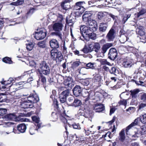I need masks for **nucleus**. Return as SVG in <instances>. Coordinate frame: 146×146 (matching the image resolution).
<instances>
[{
  "mask_svg": "<svg viewBox=\"0 0 146 146\" xmlns=\"http://www.w3.org/2000/svg\"><path fill=\"white\" fill-rule=\"evenodd\" d=\"M58 52L55 50H52L51 51V55L52 58L56 60V57L57 56Z\"/></svg>",
  "mask_w": 146,
  "mask_h": 146,
  "instance_id": "nucleus-40",
  "label": "nucleus"
},
{
  "mask_svg": "<svg viewBox=\"0 0 146 146\" xmlns=\"http://www.w3.org/2000/svg\"><path fill=\"white\" fill-rule=\"evenodd\" d=\"M138 73H140L141 77H143L144 78H145L146 75V72L142 70L139 71Z\"/></svg>",
  "mask_w": 146,
  "mask_h": 146,
  "instance_id": "nucleus-57",
  "label": "nucleus"
},
{
  "mask_svg": "<svg viewBox=\"0 0 146 146\" xmlns=\"http://www.w3.org/2000/svg\"><path fill=\"white\" fill-rule=\"evenodd\" d=\"M57 54V56H56V57L55 60L58 62H60L62 60L63 58V55L61 52L60 51L58 52Z\"/></svg>",
  "mask_w": 146,
  "mask_h": 146,
  "instance_id": "nucleus-31",
  "label": "nucleus"
},
{
  "mask_svg": "<svg viewBox=\"0 0 146 146\" xmlns=\"http://www.w3.org/2000/svg\"><path fill=\"white\" fill-rule=\"evenodd\" d=\"M139 99L143 103H146V93L142 92L139 94Z\"/></svg>",
  "mask_w": 146,
  "mask_h": 146,
  "instance_id": "nucleus-24",
  "label": "nucleus"
},
{
  "mask_svg": "<svg viewBox=\"0 0 146 146\" xmlns=\"http://www.w3.org/2000/svg\"><path fill=\"white\" fill-rule=\"evenodd\" d=\"M140 121L144 124L146 123V114L140 115Z\"/></svg>",
  "mask_w": 146,
  "mask_h": 146,
  "instance_id": "nucleus-39",
  "label": "nucleus"
},
{
  "mask_svg": "<svg viewBox=\"0 0 146 146\" xmlns=\"http://www.w3.org/2000/svg\"><path fill=\"white\" fill-rule=\"evenodd\" d=\"M101 64L103 65H107L109 66L111 65L110 62L107 61V60L105 59H101L100 60Z\"/></svg>",
  "mask_w": 146,
  "mask_h": 146,
  "instance_id": "nucleus-37",
  "label": "nucleus"
},
{
  "mask_svg": "<svg viewBox=\"0 0 146 146\" xmlns=\"http://www.w3.org/2000/svg\"><path fill=\"white\" fill-rule=\"evenodd\" d=\"M41 72L39 73L38 75L39 80L40 79L41 81L43 83H44L46 82V78L45 77L43 76Z\"/></svg>",
  "mask_w": 146,
  "mask_h": 146,
  "instance_id": "nucleus-46",
  "label": "nucleus"
},
{
  "mask_svg": "<svg viewBox=\"0 0 146 146\" xmlns=\"http://www.w3.org/2000/svg\"><path fill=\"white\" fill-rule=\"evenodd\" d=\"M37 44L38 46L41 48H44L46 46L45 42L44 41L39 42Z\"/></svg>",
  "mask_w": 146,
  "mask_h": 146,
  "instance_id": "nucleus-49",
  "label": "nucleus"
},
{
  "mask_svg": "<svg viewBox=\"0 0 146 146\" xmlns=\"http://www.w3.org/2000/svg\"><path fill=\"white\" fill-rule=\"evenodd\" d=\"M131 16V14H128L126 15L124 17L122 20V22L123 24H125L126 22L127 21V19Z\"/></svg>",
  "mask_w": 146,
  "mask_h": 146,
  "instance_id": "nucleus-48",
  "label": "nucleus"
},
{
  "mask_svg": "<svg viewBox=\"0 0 146 146\" xmlns=\"http://www.w3.org/2000/svg\"><path fill=\"white\" fill-rule=\"evenodd\" d=\"M106 12H100L96 14V16L100 20L104 17H105L106 15Z\"/></svg>",
  "mask_w": 146,
  "mask_h": 146,
  "instance_id": "nucleus-35",
  "label": "nucleus"
},
{
  "mask_svg": "<svg viewBox=\"0 0 146 146\" xmlns=\"http://www.w3.org/2000/svg\"><path fill=\"white\" fill-rule=\"evenodd\" d=\"M139 92V90L137 88L131 90L129 92L130 93V95L132 98L133 99H137L138 96V94Z\"/></svg>",
  "mask_w": 146,
  "mask_h": 146,
  "instance_id": "nucleus-18",
  "label": "nucleus"
},
{
  "mask_svg": "<svg viewBox=\"0 0 146 146\" xmlns=\"http://www.w3.org/2000/svg\"><path fill=\"white\" fill-rule=\"evenodd\" d=\"M93 78H92V80L93 82L96 84H97L98 85L97 87L100 86H101V84L102 79V76H101L98 73L93 74Z\"/></svg>",
  "mask_w": 146,
  "mask_h": 146,
  "instance_id": "nucleus-8",
  "label": "nucleus"
},
{
  "mask_svg": "<svg viewBox=\"0 0 146 146\" xmlns=\"http://www.w3.org/2000/svg\"><path fill=\"white\" fill-rule=\"evenodd\" d=\"M133 127V126L131 124L126 127L125 130L124 128L121 130L119 134V139L120 141L123 142L125 139V131L126 134L127 135L128 134V130Z\"/></svg>",
  "mask_w": 146,
  "mask_h": 146,
  "instance_id": "nucleus-4",
  "label": "nucleus"
},
{
  "mask_svg": "<svg viewBox=\"0 0 146 146\" xmlns=\"http://www.w3.org/2000/svg\"><path fill=\"white\" fill-rule=\"evenodd\" d=\"M88 96L85 99L84 104L88 107H89L90 106V93H89L88 92Z\"/></svg>",
  "mask_w": 146,
  "mask_h": 146,
  "instance_id": "nucleus-34",
  "label": "nucleus"
},
{
  "mask_svg": "<svg viewBox=\"0 0 146 146\" xmlns=\"http://www.w3.org/2000/svg\"><path fill=\"white\" fill-rule=\"evenodd\" d=\"M34 43L32 42H30L27 44L26 48L29 51H31L32 50L34 46Z\"/></svg>",
  "mask_w": 146,
  "mask_h": 146,
  "instance_id": "nucleus-36",
  "label": "nucleus"
},
{
  "mask_svg": "<svg viewBox=\"0 0 146 146\" xmlns=\"http://www.w3.org/2000/svg\"><path fill=\"white\" fill-rule=\"evenodd\" d=\"M91 44H89L88 45H86L84 48L80 51L83 52L84 53H87L91 52Z\"/></svg>",
  "mask_w": 146,
  "mask_h": 146,
  "instance_id": "nucleus-23",
  "label": "nucleus"
},
{
  "mask_svg": "<svg viewBox=\"0 0 146 146\" xmlns=\"http://www.w3.org/2000/svg\"><path fill=\"white\" fill-rule=\"evenodd\" d=\"M144 78V77L143 78V77H141L139 78V81L138 82L134 79L131 80L133 82H135L137 85H140L143 83V82L141 80H143Z\"/></svg>",
  "mask_w": 146,
  "mask_h": 146,
  "instance_id": "nucleus-33",
  "label": "nucleus"
},
{
  "mask_svg": "<svg viewBox=\"0 0 146 146\" xmlns=\"http://www.w3.org/2000/svg\"><path fill=\"white\" fill-rule=\"evenodd\" d=\"M61 7L64 10H67L70 8V5L69 3H65V1L63 2L61 4Z\"/></svg>",
  "mask_w": 146,
  "mask_h": 146,
  "instance_id": "nucleus-30",
  "label": "nucleus"
},
{
  "mask_svg": "<svg viewBox=\"0 0 146 146\" xmlns=\"http://www.w3.org/2000/svg\"><path fill=\"white\" fill-rule=\"evenodd\" d=\"M52 120L53 121H55L58 118V116L56 113L54 112H52Z\"/></svg>",
  "mask_w": 146,
  "mask_h": 146,
  "instance_id": "nucleus-53",
  "label": "nucleus"
},
{
  "mask_svg": "<svg viewBox=\"0 0 146 146\" xmlns=\"http://www.w3.org/2000/svg\"><path fill=\"white\" fill-rule=\"evenodd\" d=\"M64 84L66 88H71L73 85L72 78L70 77L68 78L65 80Z\"/></svg>",
  "mask_w": 146,
  "mask_h": 146,
  "instance_id": "nucleus-19",
  "label": "nucleus"
},
{
  "mask_svg": "<svg viewBox=\"0 0 146 146\" xmlns=\"http://www.w3.org/2000/svg\"><path fill=\"white\" fill-rule=\"evenodd\" d=\"M38 71L39 73L45 75H48L50 72V68L48 64L45 61L41 62L40 64L39 69L38 70Z\"/></svg>",
  "mask_w": 146,
  "mask_h": 146,
  "instance_id": "nucleus-3",
  "label": "nucleus"
},
{
  "mask_svg": "<svg viewBox=\"0 0 146 146\" xmlns=\"http://www.w3.org/2000/svg\"><path fill=\"white\" fill-rule=\"evenodd\" d=\"M82 104V102L80 100L77 99H75L73 102L70 104V105L75 107L80 106Z\"/></svg>",
  "mask_w": 146,
  "mask_h": 146,
  "instance_id": "nucleus-26",
  "label": "nucleus"
},
{
  "mask_svg": "<svg viewBox=\"0 0 146 146\" xmlns=\"http://www.w3.org/2000/svg\"><path fill=\"white\" fill-rule=\"evenodd\" d=\"M74 129H80V127L78 124L76 123H74L72 125Z\"/></svg>",
  "mask_w": 146,
  "mask_h": 146,
  "instance_id": "nucleus-63",
  "label": "nucleus"
},
{
  "mask_svg": "<svg viewBox=\"0 0 146 146\" xmlns=\"http://www.w3.org/2000/svg\"><path fill=\"white\" fill-rule=\"evenodd\" d=\"M74 99V97H73L72 96L71 97H69L68 99V103L69 104H71L73 101Z\"/></svg>",
  "mask_w": 146,
  "mask_h": 146,
  "instance_id": "nucleus-62",
  "label": "nucleus"
},
{
  "mask_svg": "<svg viewBox=\"0 0 146 146\" xmlns=\"http://www.w3.org/2000/svg\"><path fill=\"white\" fill-rule=\"evenodd\" d=\"M91 13L90 11H86L83 15V20L86 22V26H82L80 27L81 33L87 41L91 38Z\"/></svg>",
  "mask_w": 146,
  "mask_h": 146,
  "instance_id": "nucleus-1",
  "label": "nucleus"
},
{
  "mask_svg": "<svg viewBox=\"0 0 146 146\" xmlns=\"http://www.w3.org/2000/svg\"><path fill=\"white\" fill-rule=\"evenodd\" d=\"M122 65L125 68L130 67L133 65V60L129 58L124 59Z\"/></svg>",
  "mask_w": 146,
  "mask_h": 146,
  "instance_id": "nucleus-15",
  "label": "nucleus"
},
{
  "mask_svg": "<svg viewBox=\"0 0 146 146\" xmlns=\"http://www.w3.org/2000/svg\"><path fill=\"white\" fill-rule=\"evenodd\" d=\"M38 130V129H37V127L35 129V127L34 126H32L30 128L29 132L31 135H32L35 133L36 130Z\"/></svg>",
  "mask_w": 146,
  "mask_h": 146,
  "instance_id": "nucleus-47",
  "label": "nucleus"
},
{
  "mask_svg": "<svg viewBox=\"0 0 146 146\" xmlns=\"http://www.w3.org/2000/svg\"><path fill=\"white\" fill-rule=\"evenodd\" d=\"M84 3H85V2L84 1H80L78 2H77L76 3V5H78V6H80L82 8V10L83 12L84 11V9L82 6L83 4Z\"/></svg>",
  "mask_w": 146,
  "mask_h": 146,
  "instance_id": "nucleus-51",
  "label": "nucleus"
},
{
  "mask_svg": "<svg viewBox=\"0 0 146 146\" xmlns=\"http://www.w3.org/2000/svg\"><path fill=\"white\" fill-rule=\"evenodd\" d=\"M79 82L84 86H88L90 83V82L88 80L84 79H80Z\"/></svg>",
  "mask_w": 146,
  "mask_h": 146,
  "instance_id": "nucleus-29",
  "label": "nucleus"
},
{
  "mask_svg": "<svg viewBox=\"0 0 146 146\" xmlns=\"http://www.w3.org/2000/svg\"><path fill=\"white\" fill-rule=\"evenodd\" d=\"M146 13V9L144 8L141 9L140 11L134 14L135 17L138 18L140 16Z\"/></svg>",
  "mask_w": 146,
  "mask_h": 146,
  "instance_id": "nucleus-27",
  "label": "nucleus"
},
{
  "mask_svg": "<svg viewBox=\"0 0 146 146\" xmlns=\"http://www.w3.org/2000/svg\"><path fill=\"white\" fill-rule=\"evenodd\" d=\"M28 100L31 102L33 105L34 103L38 102L39 100V98L36 93L31 94L30 96L27 97Z\"/></svg>",
  "mask_w": 146,
  "mask_h": 146,
  "instance_id": "nucleus-10",
  "label": "nucleus"
},
{
  "mask_svg": "<svg viewBox=\"0 0 146 146\" xmlns=\"http://www.w3.org/2000/svg\"><path fill=\"white\" fill-rule=\"evenodd\" d=\"M50 46L53 48H59V44L58 41L55 39H52L50 41Z\"/></svg>",
  "mask_w": 146,
  "mask_h": 146,
  "instance_id": "nucleus-21",
  "label": "nucleus"
},
{
  "mask_svg": "<svg viewBox=\"0 0 146 146\" xmlns=\"http://www.w3.org/2000/svg\"><path fill=\"white\" fill-rule=\"evenodd\" d=\"M140 121V117H137L134 120V121L132 122L131 124L133 126H135L137 125L139 123V121Z\"/></svg>",
  "mask_w": 146,
  "mask_h": 146,
  "instance_id": "nucleus-50",
  "label": "nucleus"
},
{
  "mask_svg": "<svg viewBox=\"0 0 146 146\" xmlns=\"http://www.w3.org/2000/svg\"><path fill=\"white\" fill-rule=\"evenodd\" d=\"M2 121V123H3V124L4 125L5 127H12L14 124V123L10 122H5Z\"/></svg>",
  "mask_w": 146,
  "mask_h": 146,
  "instance_id": "nucleus-38",
  "label": "nucleus"
},
{
  "mask_svg": "<svg viewBox=\"0 0 146 146\" xmlns=\"http://www.w3.org/2000/svg\"><path fill=\"white\" fill-rule=\"evenodd\" d=\"M2 84H3L4 85V86H2V88L3 89H5L6 88V86L7 85H8L10 84H8L7 82L6 81H5L4 82H1Z\"/></svg>",
  "mask_w": 146,
  "mask_h": 146,
  "instance_id": "nucleus-61",
  "label": "nucleus"
},
{
  "mask_svg": "<svg viewBox=\"0 0 146 146\" xmlns=\"http://www.w3.org/2000/svg\"><path fill=\"white\" fill-rule=\"evenodd\" d=\"M24 0H18L16 2H14L11 3V5H18L22 4Z\"/></svg>",
  "mask_w": 146,
  "mask_h": 146,
  "instance_id": "nucleus-43",
  "label": "nucleus"
},
{
  "mask_svg": "<svg viewBox=\"0 0 146 146\" xmlns=\"http://www.w3.org/2000/svg\"><path fill=\"white\" fill-rule=\"evenodd\" d=\"M70 92L68 89L63 91L60 95L59 97L61 103H64L66 100V98L69 96Z\"/></svg>",
  "mask_w": 146,
  "mask_h": 146,
  "instance_id": "nucleus-9",
  "label": "nucleus"
},
{
  "mask_svg": "<svg viewBox=\"0 0 146 146\" xmlns=\"http://www.w3.org/2000/svg\"><path fill=\"white\" fill-rule=\"evenodd\" d=\"M72 91L74 95L76 97H78L81 94L82 89L80 86L76 85Z\"/></svg>",
  "mask_w": 146,
  "mask_h": 146,
  "instance_id": "nucleus-14",
  "label": "nucleus"
},
{
  "mask_svg": "<svg viewBox=\"0 0 146 146\" xmlns=\"http://www.w3.org/2000/svg\"><path fill=\"white\" fill-rule=\"evenodd\" d=\"M117 52L116 49L114 48H111L109 50L108 54V58L114 60L117 57Z\"/></svg>",
  "mask_w": 146,
  "mask_h": 146,
  "instance_id": "nucleus-7",
  "label": "nucleus"
},
{
  "mask_svg": "<svg viewBox=\"0 0 146 146\" xmlns=\"http://www.w3.org/2000/svg\"><path fill=\"white\" fill-rule=\"evenodd\" d=\"M93 110L96 112L104 113L105 111V107L104 105L100 103H97L93 106Z\"/></svg>",
  "mask_w": 146,
  "mask_h": 146,
  "instance_id": "nucleus-5",
  "label": "nucleus"
},
{
  "mask_svg": "<svg viewBox=\"0 0 146 146\" xmlns=\"http://www.w3.org/2000/svg\"><path fill=\"white\" fill-rule=\"evenodd\" d=\"M64 25L62 22H57L53 23L51 26H49V29L51 28L54 32L51 33L52 35L56 36L58 40H62V35L61 31L63 29Z\"/></svg>",
  "mask_w": 146,
  "mask_h": 146,
  "instance_id": "nucleus-2",
  "label": "nucleus"
},
{
  "mask_svg": "<svg viewBox=\"0 0 146 146\" xmlns=\"http://www.w3.org/2000/svg\"><path fill=\"white\" fill-rule=\"evenodd\" d=\"M58 52L55 50H52L51 51V55L52 58L56 60V57L57 56Z\"/></svg>",
  "mask_w": 146,
  "mask_h": 146,
  "instance_id": "nucleus-41",
  "label": "nucleus"
},
{
  "mask_svg": "<svg viewBox=\"0 0 146 146\" xmlns=\"http://www.w3.org/2000/svg\"><path fill=\"white\" fill-rule=\"evenodd\" d=\"M118 103L119 105H122L124 106H126L127 104L126 100H120L118 102Z\"/></svg>",
  "mask_w": 146,
  "mask_h": 146,
  "instance_id": "nucleus-54",
  "label": "nucleus"
},
{
  "mask_svg": "<svg viewBox=\"0 0 146 146\" xmlns=\"http://www.w3.org/2000/svg\"><path fill=\"white\" fill-rule=\"evenodd\" d=\"M92 23L93 24V25L92 24V30L93 31V33H92V39L94 40L96 39V34L94 32L97 30L98 26L96 22L94 20H92Z\"/></svg>",
  "mask_w": 146,
  "mask_h": 146,
  "instance_id": "nucleus-13",
  "label": "nucleus"
},
{
  "mask_svg": "<svg viewBox=\"0 0 146 146\" xmlns=\"http://www.w3.org/2000/svg\"><path fill=\"white\" fill-rule=\"evenodd\" d=\"M5 96L3 94H0V102H3L5 101Z\"/></svg>",
  "mask_w": 146,
  "mask_h": 146,
  "instance_id": "nucleus-60",
  "label": "nucleus"
},
{
  "mask_svg": "<svg viewBox=\"0 0 146 146\" xmlns=\"http://www.w3.org/2000/svg\"><path fill=\"white\" fill-rule=\"evenodd\" d=\"M23 76H30L29 77V78H28L27 81L23 82H26L28 83H29L31 81H33V72H32L31 71H29L28 72H26L24 73Z\"/></svg>",
  "mask_w": 146,
  "mask_h": 146,
  "instance_id": "nucleus-20",
  "label": "nucleus"
},
{
  "mask_svg": "<svg viewBox=\"0 0 146 146\" xmlns=\"http://www.w3.org/2000/svg\"><path fill=\"white\" fill-rule=\"evenodd\" d=\"M17 128L19 132L23 133L26 131L27 127L25 124L22 123L18 125L17 126Z\"/></svg>",
  "mask_w": 146,
  "mask_h": 146,
  "instance_id": "nucleus-22",
  "label": "nucleus"
},
{
  "mask_svg": "<svg viewBox=\"0 0 146 146\" xmlns=\"http://www.w3.org/2000/svg\"><path fill=\"white\" fill-rule=\"evenodd\" d=\"M100 49V46L99 43L98 42L95 43L92 49V51H94L95 52H98Z\"/></svg>",
  "mask_w": 146,
  "mask_h": 146,
  "instance_id": "nucleus-28",
  "label": "nucleus"
},
{
  "mask_svg": "<svg viewBox=\"0 0 146 146\" xmlns=\"http://www.w3.org/2000/svg\"><path fill=\"white\" fill-rule=\"evenodd\" d=\"M115 31L114 29L111 28L107 34L106 38L108 41H113L115 37Z\"/></svg>",
  "mask_w": 146,
  "mask_h": 146,
  "instance_id": "nucleus-11",
  "label": "nucleus"
},
{
  "mask_svg": "<svg viewBox=\"0 0 146 146\" xmlns=\"http://www.w3.org/2000/svg\"><path fill=\"white\" fill-rule=\"evenodd\" d=\"M113 46V44L110 43H107L104 44L102 46L101 50V53L104 54L110 48Z\"/></svg>",
  "mask_w": 146,
  "mask_h": 146,
  "instance_id": "nucleus-17",
  "label": "nucleus"
},
{
  "mask_svg": "<svg viewBox=\"0 0 146 146\" xmlns=\"http://www.w3.org/2000/svg\"><path fill=\"white\" fill-rule=\"evenodd\" d=\"M32 119L33 121L35 122L36 123H38L40 121L39 118L36 116H34L32 117Z\"/></svg>",
  "mask_w": 146,
  "mask_h": 146,
  "instance_id": "nucleus-55",
  "label": "nucleus"
},
{
  "mask_svg": "<svg viewBox=\"0 0 146 146\" xmlns=\"http://www.w3.org/2000/svg\"><path fill=\"white\" fill-rule=\"evenodd\" d=\"M46 31L45 29L40 30L39 32H35L34 37L38 40L43 39L46 36Z\"/></svg>",
  "mask_w": 146,
  "mask_h": 146,
  "instance_id": "nucleus-6",
  "label": "nucleus"
},
{
  "mask_svg": "<svg viewBox=\"0 0 146 146\" xmlns=\"http://www.w3.org/2000/svg\"><path fill=\"white\" fill-rule=\"evenodd\" d=\"M7 112V110L5 109H0V125H1V123L3 120L2 117L4 116Z\"/></svg>",
  "mask_w": 146,
  "mask_h": 146,
  "instance_id": "nucleus-25",
  "label": "nucleus"
},
{
  "mask_svg": "<svg viewBox=\"0 0 146 146\" xmlns=\"http://www.w3.org/2000/svg\"><path fill=\"white\" fill-rule=\"evenodd\" d=\"M3 117V121L9 120H13L15 121H18L19 120L17 119L15 115L13 113L5 115Z\"/></svg>",
  "mask_w": 146,
  "mask_h": 146,
  "instance_id": "nucleus-12",
  "label": "nucleus"
},
{
  "mask_svg": "<svg viewBox=\"0 0 146 146\" xmlns=\"http://www.w3.org/2000/svg\"><path fill=\"white\" fill-rule=\"evenodd\" d=\"M63 20V17L62 15H61L58 14L57 15V20L58 21H59V22H62Z\"/></svg>",
  "mask_w": 146,
  "mask_h": 146,
  "instance_id": "nucleus-58",
  "label": "nucleus"
},
{
  "mask_svg": "<svg viewBox=\"0 0 146 146\" xmlns=\"http://www.w3.org/2000/svg\"><path fill=\"white\" fill-rule=\"evenodd\" d=\"M33 105L31 102L28 100L25 101L21 104V107L22 108L25 109L27 108H32L33 107Z\"/></svg>",
  "mask_w": 146,
  "mask_h": 146,
  "instance_id": "nucleus-16",
  "label": "nucleus"
},
{
  "mask_svg": "<svg viewBox=\"0 0 146 146\" xmlns=\"http://www.w3.org/2000/svg\"><path fill=\"white\" fill-rule=\"evenodd\" d=\"M3 61L5 63L9 64H11L12 62L11 59L8 57H5L3 58Z\"/></svg>",
  "mask_w": 146,
  "mask_h": 146,
  "instance_id": "nucleus-45",
  "label": "nucleus"
},
{
  "mask_svg": "<svg viewBox=\"0 0 146 146\" xmlns=\"http://www.w3.org/2000/svg\"><path fill=\"white\" fill-rule=\"evenodd\" d=\"M61 121L64 123H66L67 122V119L63 117H61Z\"/></svg>",
  "mask_w": 146,
  "mask_h": 146,
  "instance_id": "nucleus-64",
  "label": "nucleus"
},
{
  "mask_svg": "<svg viewBox=\"0 0 146 146\" xmlns=\"http://www.w3.org/2000/svg\"><path fill=\"white\" fill-rule=\"evenodd\" d=\"M117 71H118V70L114 67H112L109 70V72L110 74H113L115 75H116L115 74L116 73Z\"/></svg>",
  "mask_w": 146,
  "mask_h": 146,
  "instance_id": "nucleus-42",
  "label": "nucleus"
},
{
  "mask_svg": "<svg viewBox=\"0 0 146 146\" xmlns=\"http://www.w3.org/2000/svg\"><path fill=\"white\" fill-rule=\"evenodd\" d=\"M80 63L79 61H76L74 62L72 64V67L74 69L78 66Z\"/></svg>",
  "mask_w": 146,
  "mask_h": 146,
  "instance_id": "nucleus-52",
  "label": "nucleus"
},
{
  "mask_svg": "<svg viewBox=\"0 0 146 146\" xmlns=\"http://www.w3.org/2000/svg\"><path fill=\"white\" fill-rule=\"evenodd\" d=\"M78 71L79 73L82 75H86V68H82L80 69H78Z\"/></svg>",
  "mask_w": 146,
  "mask_h": 146,
  "instance_id": "nucleus-44",
  "label": "nucleus"
},
{
  "mask_svg": "<svg viewBox=\"0 0 146 146\" xmlns=\"http://www.w3.org/2000/svg\"><path fill=\"white\" fill-rule=\"evenodd\" d=\"M107 28V25L104 23H101L99 27V30L100 31L104 32L106 31Z\"/></svg>",
  "mask_w": 146,
  "mask_h": 146,
  "instance_id": "nucleus-32",
  "label": "nucleus"
},
{
  "mask_svg": "<svg viewBox=\"0 0 146 146\" xmlns=\"http://www.w3.org/2000/svg\"><path fill=\"white\" fill-rule=\"evenodd\" d=\"M145 106H146V103H141L138 106V110H141Z\"/></svg>",
  "mask_w": 146,
  "mask_h": 146,
  "instance_id": "nucleus-59",
  "label": "nucleus"
},
{
  "mask_svg": "<svg viewBox=\"0 0 146 146\" xmlns=\"http://www.w3.org/2000/svg\"><path fill=\"white\" fill-rule=\"evenodd\" d=\"M52 94L50 96V98L53 101H55L56 99V92L55 90H53L52 91Z\"/></svg>",
  "mask_w": 146,
  "mask_h": 146,
  "instance_id": "nucleus-56",
  "label": "nucleus"
}]
</instances>
